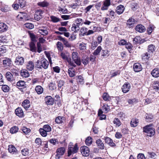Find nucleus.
Segmentation results:
<instances>
[{
    "instance_id": "nucleus-1",
    "label": "nucleus",
    "mask_w": 159,
    "mask_h": 159,
    "mask_svg": "<svg viewBox=\"0 0 159 159\" xmlns=\"http://www.w3.org/2000/svg\"><path fill=\"white\" fill-rule=\"evenodd\" d=\"M152 124L147 125L143 128V131L147 134V135L149 137L153 136L155 134V130L151 127Z\"/></svg>"
},
{
    "instance_id": "nucleus-2",
    "label": "nucleus",
    "mask_w": 159,
    "mask_h": 159,
    "mask_svg": "<svg viewBox=\"0 0 159 159\" xmlns=\"http://www.w3.org/2000/svg\"><path fill=\"white\" fill-rule=\"evenodd\" d=\"M73 60L77 65L80 66L81 64L80 58L78 56V53L76 52H73L72 54Z\"/></svg>"
},
{
    "instance_id": "nucleus-3",
    "label": "nucleus",
    "mask_w": 159,
    "mask_h": 159,
    "mask_svg": "<svg viewBox=\"0 0 159 159\" xmlns=\"http://www.w3.org/2000/svg\"><path fill=\"white\" fill-rule=\"evenodd\" d=\"M80 151L82 155L84 157L88 156L89 154V150L88 147L83 146L80 148Z\"/></svg>"
},
{
    "instance_id": "nucleus-4",
    "label": "nucleus",
    "mask_w": 159,
    "mask_h": 159,
    "mask_svg": "<svg viewBox=\"0 0 159 159\" xmlns=\"http://www.w3.org/2000/svg\"><path fill=\"white\" fill-rule=\"evenodd\" d=\"M16 85L20 90L25 89L26 87L25 82L24 81H19L17 83Z\"/></svg>"
},
{
    "instance_id": "nucleus-5",
    "label": "nucleus",
    "mask_w": 159,
    "mask_h": 159,
    "mask_svg": "<svg viewBox=\"0 0 159 159\" xmlns=\"http://www.w3.org/2000/svg\"><path fill=\"white\" fill-rule=\"evenodd\" d=\"M78 148L76 145L74 147H70L69 148L68 150V156H70L72 153H75L77 152Z\"/></svg>"
},
{
    "instance_id": "nucleus-6",
    "label": "nucleus",
    "mask_w": 159,
    "mask_h": 159,
    "mask_svg": "<svg viewBox=\"0 0 159 159\" xmlns=\"http://www.w3.org/2000/svg\"><path fill=\"white\" fill-rule=\"evenodd\" d=\"M26 68L29 70H32L34 67V63L32 61H29L26 62L25 64Z\"/></svg>"
},
{
    "instance_id": "nucleus-7",
    "label": "nucleus",
    "mask_w": 159,
    "mask_h": 159,
    "mask_svg": "<svg viewBox=\"0 0 159 159\" xmlns=\"http://www.w3.org/2000/svg\"><path fill=\"white\" fill-rule=\"evenodd\" d=\"M65 150V149L64 147H61L58 149L57 151V154L56 155V158H59L61 156L64 154Z\"/></svg>"
},
{
    "instance_id": "nucleus-8",
    "label": "nucleus",
    "mask_w": 159,
    "mask_h": 159,
    "mask_svg": "<svg viewBox=\"0 0 159 159\" xmlns=\"http://www.w3.org/2000/svg\"><path fill=\"white\" fill-rule=\"evenodd\" d=\"M45 101L46 103L48 105H52L54 102L53 99L51 96H46L45 98Z\"/></svg>"
},
{
    "instance_id": "nucleus-9",
    "label": "nucleus",
    "mask_w": 159,
    "mask_h": 159,
    "mask_svg": "<svg viewBox=\"0 0 159 159\" xmlns=\"http://www.w3.org/2000/svg\"><path fill=\"white\" fill-rule=\"evenodd\" d=\"M130 88V85L129 83L127 82L125 83L122 86V92L124 93L128 92Z\"/></svg>"
},
{
    "instance_id": "nucleus-10",
    "label": "nucleus",
    "mask_w": 159,
    "mask_h": 159,
    "mask_svg": "<svg viewBox=\"0 0 159 159\" xmlns=\"http://www.w3.org/2000/svg\"><path fill=\"white\" fill-rule=\"evenodd\" d=\"M15 62L17 65H22L24 63V59L22 57H17L16 58Z\"/></svg>"
},
{
    "instance_id": "nucleus-11",
    "label": "nucleus",
    "mask_w": 159,
    "mask_h": 159,
    "mask_svg": "<svg viewBox=\"0 0 159 159\" xmlns=\"http://www.w3.org/2000/svg\"><path fill=\"white\" fill-rule=\"evenodd\" d=\"M49 63L48 61L45 58H42L41 68H42L46 69L48 68Z\"/></svg>"
},
{
    "instance_id": "nucleus-12",
    "label": "nucleus",
    "mask_w": 159,
    "mask_h": 159,
    "mask_svg": "<svg viewBox=\"0 0 159 159\" xmlns=\"http://www.w3.org/2000/svg\"><path fill=\"white\" fill-rule=\"evenodd\" d=\"M110 5V0H105L103 2V4L101 8L102 10H107L108 7Z\"/></svg>"
},
{
    "instance_id": "nucleus-13",
    "label": "nucleus",
    "mask_w": 159,
    "mask_h": 159,
    "mask_svg": "<svg viewBox=\"0 0 159 159\" xmlns=\"http://www.w3.org/2000/svg\"><path fill=\"white\" fill-rule=\"evenodd\" d=\"M141 65L139 63H135L133 66L134 71L136 72H139L142 70Z\"/></svg>"
},
{
    "instance_id": "nucleus-14",
    "label": "nucleus",
    "mask_w": 159,
    "mask_h": 159,
    "mask_svg": "<svg viewBox=\"0 0 159 159\" xmlns=\"http://www.w3.org/2000/svg\"><path fill=\"white\" fill-rule=\"evenodd\" d=\"M135 30L140 33H143L146 30L144 26L141 25H137L135 28Z\"/></svg>"
},
{
    "instance_id": "nucleus-15",
    "label": "nucleus",
    "mask_w": 159,
    "mask_h": 159,
    "mask_svg": "<svg viewBox=\"0 0 159 159\" xmlns=\"http://www.w3.org/2000/svg\"><path fill=\"white\" fill-rule=\"evenodd\" d=\"M104 139L106 143L108 144L110 146L112 147L116 146V144L113 143V141L110 138L107 137H104Z\"/></svg>"
},
{
    "instance_id": "nucleus-16",
    "label": "nucleus",
    "mask_w": 159,
    "mask_h": 159,
    "mask_svg": "<svg viewBox=\"0 0 159 159\" xmlns=\"http://www.w3.org/2000/svg\"><path fill=\"white\" fill-rule=\"evenodd\" d=\"M151 75L155 78L159 77V69L156 68L153 69L151 72Z\"/></svg>"
},
{
    "instance_id": "nucleus-17",
    "label": "nucleus",
    "mask_w": 159,
    "mask_h": 159,
    "mask_svg": "<svg viewBox=\"0 0 159 159\" xmlns=\"http://www.w3.org/2000/svg\"><path fill=\"white\" fill-rule=\"evenodd\" d=\"M16 114L19 117H22L24 115L23 111L21 108L18 107L15 110Z\"/></svg>"
},
{
    "instance_id": "nucleus-18",
    "label": "nucleus",
    "mask_w": 159,
    "mask_h": 159,
    "mask_svg": "<svg viewBox=\"0 0 159 159\" xmlns=\"http://www.w3.org/2000/svg\"><path fill=\"white\" fill-rule=\"evenodd\" d=\"M125 9V8L123 5H120L116 7V12L119 15L121 14L124 12Z\"/></svg>"
},
{
    "instance_id": "nucleus-19",
    "label": "nucleus",
    "mask_w": 159,
    "mask_h": 159,
    "mask_svg": "<svg viewBox=\"0 0 159 159\" xmlns=\"http://www.w3.org/2000/svg\"><path fill=\"white\" fill-rule=\"evenodd\" d=\"M22 105L25 109H27L30 106V101L28 99L24 100L22 103Z\"/></svg>"
},
{
    "instance_id": "nucleus-20",
    "label": "nucleus",
    "mask_w": 159,
    "mask_h": 159,
    "mask_svg": "<svg viewBox=\"0 0 159 159\" xmlns=\"http://www.w3.org/2000/svg\"><path fill=\"white\" fill-rule=\"evenodd\" d=\"M39 33L42 35L45 36L48 34V31L45 28H41L39 29L38 30Z\"/></svg>"
},
{
    "instance_id": "nucleus-21",
    "label": "nucleus",
    "mask_w": 159,
    "mask_h": 159,
    "mask_svg": "<svg viewBox=\"0 0 159 159\" xmlns=\"http://www.w3.org/2000/svg\"><path fill=\"white\" fill-rule=\"evenodd\" d=\"M8 27L7 25L3 23H0V31L4 32L7 30Z\"/></svg>"
},
{
    "instance_id": "nucleus-22",
    "label": "nucleus",
    "mask_w": 159,
    "mask_h": 159,
    "mask_svg": "<svg viewBox=\"0 0 159 159\" xmlns=\"http://www.w3.org/2000/svg\"><path fill=\"white\" fill-rule=\"evenodd\" d=\"M3 64L5 67L10 66L11 64V59L6 58L3 61Z\"/></svg>"
},
{
    "instance_id": "nucleus-23",
    "label": "nucleus",
    "mask_w": 159,
    "mask_h": 159,
    "mask_svg": "<svg viewBox=\"0 0 159 159\" xmlns=\"http://www.w3.org/2000/svg\"><path fill=\"white\" fill-rule=\"evenodd\" d=\"M96 143L98 148L101 149H103L104 148V144L100 139H97L96 141Z\"/></svg>"
},
{
    "instance_id": "nucleus-24",
    "label": "nucleus",
    "mask_w": 159,
    "mask_h": 159,
    "mask_svg": "<svg viewBox=\"0 0 159 159\" xmlns=\"http://www.w3.org/2000/svg\"><path fill=\"white\" fill-rule=\"evenodd\" d=\"M27 14L25 13L21 12L18 16V18L22 20H26L27 19Z\"/></svg>"
},
{
    "instance_id": "nucleus-25",
    "label": "nucleus",
    "mask_w": 159,
    "mask_h": 159,
    "mask_svg": "<svg viewBox=\"0 0 159 159\" xmlns=\"http://www.w3.org/2000/svg\"><path fill=\"white\" fill-rule=\"evenodd\" d=\"M150 57V55L148 52L143 54L142 56V60L144 62L147 61Z\"/></svg>"
},
{
    "instance_id": "nucleus-26",
    "label": "nucleus",
    "mask_w": 159,
    "mask_h": 159,
    "mask_svg": "<svg viewBox=\"0 0 159 159\" xmlns=\"http://www.w3.org/2000/svg\"><path fill=\"white\" fill-rule=\"evenodd\" d=\"M20 75L23 77L27 78L30 76V74L27 70H21Z\"/></svg>"
},
{
    "instance_id": "nucleus-27",
    "label": "nucleus",
    "mask_w": 159,
    "mask_h": 159,
    "mask_svg": "<svg viewBox=\"0 0 159 159\" xmlns=\"http://www.w3.org/2000/svg\"><path fill=\"white\" fill-rule=\"evenodd\" d=\"M8 150L10 153L12 154L17 152L16 148L14 146L12 145H9L8 146Z\"/></svg>"
},
{
    "instance_id": "nucleus-28",
    "label": "nucleus",
    "mask_w": 159,
    "mask_h": 159,
    "mask_svg": "<svg viewBox=\"0 0 159 159\" xmlns=\"http://www.w3.org/2000/svg\"><path fill=\"white\" fill-rule=\"evenodd\" d=\"M35 90L38 94H40L43 93V89L41 86L38 85L35 87Z\"/></svg>"
},
{
    "instance_id": "nucleus-29",
    "label": "nucleus",
    "mask_w": 159,
    "mask_h": 159,
    "mask_svg": "<svg viewBox=\"0 0 159 159\" xmlns=\"http://www.w3.org/2000/svg\"><path fill=\"white\" fill-rule=\"evenodd\" d=\"M6 77L8 81H11L14 80L13 75L10 72H7L6 73Z\"/></svg>"
},
{
    "instance_id": "nucleus-30",
    "label": "nucleus",
    "mask_w": 159,
    "mask_h": 159,
    "mask_svg": "<svg viewBox=\"0 0 159 159\" xmlns=\"http://www.w3.org/2000/svg\"><path fill=\"white\" fill-rule=\"evenodd\" d=\"M139 122V121L137 119H132L130 123L131 126L134 127H136L138 125Z\"/></svg>"
},
{
    "instance_id": "nucleus-31",
    "label": "nucleus",
    "mask_w": 159,
    "mask_h": 159,
    "mask_svg": "<svg viewBox=\"0 0 159 159\" xmlns=\"http://www.w3.org/2000/svg\"><path fill=\"white\" fill-rule=\"evenodd\" d=\"M80 25L73 23L72 25V27L71 28V30L74 32H76L79 30L80 29Z\"/></svg>"
},
{
    "instance_id": "nucleus-32",
    "label": "nucleus",
    "mask_w": 159,
    "mask_h": 159,
    "mask_svg": "<svg viewBox=\"0 0 159 159\" xmlns=\"http://www.w3.org/2000/svg\"><path fill=\"white\" fill-rule=\"evenodd\" d=\"M49 3L46 1L39 2L37 3V5L42 7H46L48 6Z\"/></svg>"
},
{
    "instance_id": "nucleus-33",
    "label": "nucleus",
    "mask_w": 159,
    "mask_h": 159,
    "mask_svg": "<svg viewBox=\"0 0 159 159\" xmlns=\"http://www.w3.org/2000/svg\"><path fill=\"white\" fill-rule=\"evenodd\" d=\"M134 19L130 18L127 21L126 24L127 26L129 28L132 27L134 23Z\"/></svg>"
},
{
    "instance_id": "nucleus-34",
    "label": "nucleus",
    "mask_w": 159,
    "mask_h": 159,
    "mask_svg": "<svg viewBox=\"0 0 159 159\" xmlns=\"http://www.w3.org/2000/svg\"><path fill=\"white\" fill-rule=\"evenodd\" d=\"M102 98L103 100L105 101H110L111 99V97L109 96L108 94L106 93H103L102 95Z\"/></svg>"
},
{
    "instance_id": "nucleus-35",
    "label": "nucleus",
    "mask_w": 159,
    "mask_h": 159,
    "mask_svg": "<svg viewBox=\"0 0 159 159\" xmlns=\"http://www.w3.org/2000/svg\"><path fill=\"white\" fill-rule=\"evenodd\" d=\"M56 45L59 51L61 52L62 51L63 49V47L62 44L61 42L60 41L58 42L56 44Z\"/></svg>"
},
{
    "instance_id": "nucleus-36",
    "label": "nucleus",
    "mask_w": 159,
    "mask_h": 159,
    "mask_svg": "<svg viewBox=\"0 0 159 159\" xmlns=\"http://www.w3.org/2000/svg\"><path fill=\"white\" fill-rule=\"evenodd\" d=\"M50 17L51 19V21L53 23H57L60 21L61 20L60 19L53 16H51Z\"/></svg>"
},
{
    "instance_id": "nucleus-37",
    "label": "nucleus",
    "mask_w": 159,
    "mask_h": 159,
    "mask_svg": "<svg viewBox=\"0 0 159 159\" xmlns=\"http://www.w3.org/2000/svg\"><path fill=\"white\" fill-rule=\"evenodd\" d=\"M155 46L153 44H150L148 47V52L150 53H152L155 51Z\"/></svg>"
},
{
    "instance_id": "nucleus-38",
    "label": "nucleus",
    "mask_w": 159,
    "mask_h": 159,
    "mask_svg": "<svg viewBox=\"0 0 159 159\" xmlns=\"http://www.w3.org/2000/svg\"><path fill=\"white\" fill-rule=\"evenodd\" d=\"M87 30V28L85 27H82L80 30V31L81 33V34L83 36L86 35Z\"/></svg>"
},
{
    "instance_id": "nucleus-39",
    "label": "nucleus",
    "mask_w": 159,
    "mask_h": 159,
    "mask_svg": "<svg viewBox=\"0 0 159 159\" xmlns=\"http://www.w3.org/2000/svg\"><path fill=\"white\" fill-rule=\"evenodd\" d=\"M92 143V139L91 137H88L85 140V143L87 146L90 145Z\"/></svg>"
},
{
    "instance_id": "nucleus-40",
    "label": "nucleus",
    "mask_w": 159,
    "mask_h": 159,
    "mask_svg": "<svg viewBox=\"0 0 159 159\" xmlns=\"http://www.w3.org/2000/svg\"><path fill=\"white\" fill-rule=\"evenodd\" d=\"M68 73L69 76L71 77L75 76V71L73 68H70L68 70Z\"/></svg>"
},
{
    "instance_id": "nucleus-41",
    "label": "nucleus",
    "mask_w": 159,
    "mask_h": 159,
    "mask_svg": "<svg viewBox=\"0 0 159 159\" xmlns=\"http://www.w3.org/2000/svg\"><path fill=\"white\" fill-rule=\"evenodd\" d=\"M19 130L18 127L16 126H14L11 127L10 129V133L11 134L16 133Z\"/></svg>"
},
{
    "instance_id": "nucleus-42",
    "label": "nucleus",
    "mask_w": 159,
    "mask_h": 159,
    "mask_svg": "<svg viewBox=\"0 0 159 159\" xmlns=\"http://www.w3.org/2000/svg\"><path fill=\"white\" fill-rule=\"evenodd\" d=\"M64 117L61 116H58L55 119V122L57 124H60L63 122Z\"/></svg>"
},
{
    "instance_id": "nucleus-43",
    "label": "nucleus",
    "mask_w": 159,
    "mask_h": 159,
    "mask_svg": "<svg viewBox=\"0 0 159 159\" xmlns=\"http://www.w3.org/2000/svg\"><path fill=\"white\" fill-rule=\"evenodd\" d=\"M113 123L116 126L118 127L120 126L121 124L120 121L118 118H115L113 121Z\"/></svg>"
},
{
    "instance_id": "nucleus-44",
    "label": "nucleus",
    "mask_w": 159,
    "mask_h": 159,
    "mask_svg": "<svg viewBox=\"0 0 159 159\" xmlns=\"http://www.w3.org/2000/svg\"><path fill=\"white\" fill-rule=\"evenodd\" d=\"M89 60V57H85L82 59V62L84 65H85L88 63Z\"/></svg>"
},
{
    "instance_id": "nucleus-45",
    "label": "nucleus",
    "mask_w": 159,
    "mask_h": 159,
    "mask_svg": "<svg viewBox=\"0 0 159 159\" xmlns=\"http://www.w3.org/2000/svg\"><path fill=\"white\" fill-rule=\"evenodd\" d=\"M102 47L101 46H99L98 47L97 49L94 51L93 53V54L95 56H97L99 54L102 50Z\"/></svg>"
},
{
    "instance_id": "nucleus-46",
    "label": "nucleus",
    "mask_w": 159,
    "mask_h": 159,
    "mask_svg": "<svg viewBox=\"0 0 159 159\" xmlns=\"http://www.w3.org/2000/svg\"><path fill=\"white\" fill-rule=\"evenodd\" d=\"M102 56L104 57H107L109 55V52L107 50H102L101 52Z\"/></svg>"
},
{
    "instance_id": "nucleus-47",
    "label": "nucleus",
    "mask_w": 159,
    "mask_h": 159,
    "mask_svg": "<svg viewBox=\"0 0 159 159\" xmlns=\"http://www.w3.org/2000/svg\"><path fill=\"white\" fill-rule=\"evenodd\" d=\"M65 60L67 61L69 64L71 66H73L74 67H75L76 65L73 62V61H72L71 59L70 58H68V57L67 59H66Z\"/></svg>"
},
{
    "instance_id": "nucleus-48",
    "label": "nucleus",
    "mask_w": 159,
    "mask_h": 159,
    "mask_svg": "<svg viewBox=\"0 0 159 159\" xmlns=\"http://www.w3.org/2000/svg\"><path fill=\"white\" fill-rule=\"evenodd\" d=\"M49 142L51 144L54 145L58 144V141L57 139L54 138L51 139L49 140Z\"/></svg>"
},
{
    "instance_id": "nucleus-49",
    "label": "nucleus",
    "mask_w": 159,
    "mask_h": 159,
    "mask_svg": "<svg viewBox=\"0 0 159 159\" xmlns=\"http://www.w3.org/2000/svg\"><path fill=\"white\" fill-rule=\"evenodd\" d=\"M77 80L78 83L80 84H83L84 83L83 78L81 75L77 76Z\"/></svg>"
},
{
    "instance_id": "nucleus-50",
    "label": "nucleus",
    "mask_w": 159,
    "mask_h": 159,
    "mask_svg": "<svg viewBox=\"0 0 159 159\" xmlns=\"http://www.w3.org/2000/svg\"><path fill=\"white\" fill-rule=\"evenodd\" d=\"M102 109L104 112L106 113L109 110L110 107H109L107 105L103 104V106L102 107Z\"/></svg>"
},
{
    "instance_id": "nucleus-51",
    "label": "nucleus",
    "mask_w": 159,
    "mask_h": 159,
    "mask_svg": "<svg viewBox=\"0 0 159 159\" xmlns=\"http://www.w3.org/2000/svg\"><path fill=\"white\" fill-rule=\"evenodd\" d=\"M83 21V20L80 18H77L74 21L75 24L80 25H82V22Z\"/></svg>"
},
{
    "instance_id": "nucleus-52",
    "label": "nucleus",
    "mask_w": 159,
    "mask_h": 159,
    "mask_svg": "<svg viewBox=\"0 0 159 159\" xmlns=\"http://www.w3.org/2000/svg\"><path fill=\"white\" fill-rule=\"evenodd\" d=\"M18 3L21 8L24 7L25 6L26 2L25 0H19Z\"/></svg>"
},
{
    "instance_id": "nucleus-53",
    "label": "nucleus",
    "mask_w": 159,
    "mask_h": 159,
    "mask_svg": "<svg viewBox=\"0 0 159 159\" xmlns=\"http://www.w3.org/2000/svg\"><path fill=\"white\" fill-rule=\"evenodd\" d=\"M43 129L47 132H49L51 131V128L50 125H44L43 127Z\"/></svg>"
},
{
    "instance_id": "nucleus-54",
    "label": "nucleus",
    "mask_w": 159,
    "mask_h": 159,
    "mask_svg": "<svg viewBox=\"0 0 159 159\" xmlns=\"http://www.w3.org/2000/svg\"><path fill=\"white\" fill-rule=\"evenodd\" d=\"M153 116L151 115L146 114V119L147 122H151L152 121Z\"/></svg>"
},
{
    "instance_id": "nucleus-55",
    "label": "nucleus",
    "mask_w": 159,
    "mask_h": 159,
    "mask_svg": "<svg viewBox=\"0 0 159 159\" xmlns=\"http://www.w3.org/2000/svg\"><path fill=\"white\" fill-rule=\"evenodd\" d=\"M21 152L23 155L24 156H26L29 154V150L27 148H25L23 149L21 151Z\"/></svg>"
},
{
    "instance_id": "nucleus-56",
    "label": "nucleus",
    "mask_w": 159,
    "mask_h": 159,
    "mask_svg": "<svg viewBox=\"0 0 159 159\" xmlns=\"http://www.w3.org/2000/svg\"><path fill=\"white\" fill-rule=\"evenodd\" d=\"M58 11L61 13L63 14H67L68 11L67 9L65 8H62L61 7H59Z\"/></svg>"
},
{
    "instance_id": "nucleus-57",
    "label": "nucleus",
    "mask_w": 159,
    "mask_h": 159,
    "mask_svg": "<svg viewBox=\"0 0 159 159\" xmlns=\"http://www.w3.org/2000/svg\"><path fill=\"white\" fill-rule=\"evenodd\" d=\"M39 131L41 135L43 137H46L47 135V132L42 128L39 129Z\"/></svg>"
},
{
    "instance_id": "nucleus-58",
    "label": "nucleus",
    "mask_w": 159,
    "mask_h": 159,
    "mask_svg": "<svg viewBox=\"0 0 159 159\" xmlns=\"http://www.w3.org/2000/svg\"><path fill=\"white\" fill-rule=\"evenodd\" d=\"M2 90L5 92H8L9 90V87L7 85H4L3 84L2 85Z\"/></svg>"
},
{
    "instance_id": "nucleus-59",
    "label": "nucleus",
    "mask_w": 159,
    "mask_h": 159,
    "mask_svg": "<svg viewBox=\"0 0 159 159\" xmlns=\"http://www.w3.org/2000/svg\"><path fill=\"white\" fill-rule=\"evenodd\" d=\"M30 45L31 50L33 52H35L36 48L34 43L33 42H32L30 43Z\"/></svg>"
},
{
    "instance_id": "nucleus-60",
    "label": "nucleus",
    "mask_w": 159,
    "mask_h": 159,
    "mask_svg": "<svg viewBox=\"0 0 159 159\" xmlns=\"http://www.w3.org/2000/svg\"><path fill=\"white\" fill-rule=\"evenodd\" d=\"M86 44L82 43L79 44V48L81 50H84L86 49Z\"/></svg>"
},
{
    "instance_id": "nucleus-61",
    "label": "nucleus",
    "mask_w": 159,
    "mask_h": 159,
    "mask_svg": "<svg viewBox=\"0 0 159 159\" xmlns=\"http://www.w3.org/2000/svg\"><path fill=\"white\" fill-rule=\"evenodd\" d=\"M60 56L61 58L64 60L67 59L68 57L66 53L62 51L61 52Z\"/></svg>"
},
{
    "instance_id": "nucleus-62",
    "label": "nucleus",
    "mask_w": 159,
    "mask_h": 159,
    "mask_svg": "<svg viewBox=\"0 0 159 159\" xmlns=\"http://www.w3.org/2000/svg\"><path fill=\"white\" fill-rule=\"evenodd\" d=\"M154 29V26L152 25H150L148 27L147 29V32L149 34H151Z\"/></svg>"
},
{
    "instance_id": "nucleus-63",
    "label": "nucleus",
    "mask_w": 159,
    "mask_h": 159,
    "mask_svg": "<svg viewBox=\"0 0 159 159\" xmlns=\"http://www.w3.org/2000/svg\"><path fill=\"white\" fill-rule=\"evenodd\" d=\"M24 133L26 134H27L30 133L31 130L30 129L28 128L25 127H24L21 129Z\"/></svg>"
},
{
    "instance_id": "nucleus-64",
    "label": "nucleus",
    "mask_w": 159,
    "mask_h": 159,
    "mask_svg": "<svg viewBox=\"0 0 159 159\" xmlns=\"http://www.w3.org/2000/svg\"><path fill=\"white\" fill-rule=\"evenodd\" d=\"M97 46L98 44L96 41H93L91 43L90 47L92 49H94Z\"/></svg>"
}]
</instances>
